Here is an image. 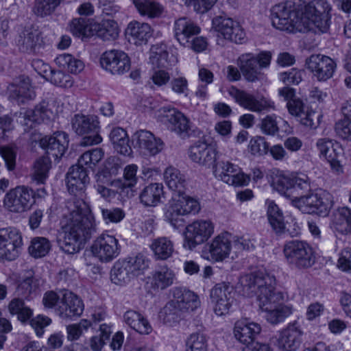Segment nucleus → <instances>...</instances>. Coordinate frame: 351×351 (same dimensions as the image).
Here are the masks:
<instances>
[{"instance_id": "16", "label": "nucleus", "mask_w": 351, "mask_h": 351, "mask_svg": "<svg viewBox=\"0 0 351 351\" xmlns=\"http://www.w3.org/2000/svg\"><path fill=\"white\" fill-rule=\"evenodd\" d=\"M233 287L230 283L221 282L217 284L210 290V299L215 304V313L222 316L228 314L234 302Z\"/></svg>"}, {"instance_id": "47", "label": "nucleus", "mask_w": 351, "mask_h": 351, "mask_svg": "<svg viewBox=\"0 0 351 351\" xmlns=\"http://www.w3.org/2000/svg\"><path fill=\"white\" fill-rule=\"evenodd\" d=\"M55 62L59 67L74 74L80 73L84 68V64L81 60L69 53L59 55L55 59Z\"/></svg>"}, {"instance_id": "8", "label": "nucleus", "mask_w": 351, "mask_h": 351, "mask_svg": "<svg viewBox=\"0 0 351 351\" xmlns=\"http://www.w3.org/2000/svg\"><path fill=\"white\" fill-rule=\"evenodd\" d=\"M332 197L330 193L320 190L292 199L293 205L304 213L326 216L332 206Z\"/></svg>"}, {"instance_id": "50", "label": "nucleus", "mask_w": 351, "mask_h": 351, "mask_svg": "<svg viewBox=\"0 0 351 351\" xmlns=\"http://www.w3.org/2000/svg\"><path fill=\"white\" fill-rule=\"evenodd\" d=\"M111 280L117 285H125L134 279L123 260L117 261L110 271Z\"/></svg>"}, {"instance_id": "18", "label": "nucleus", "mask_w": 351, "mask_h": 351, "mask_svg": "<svg viewBox=\"0 0 351 351\" xmlns=\"http://www.w3.org/2000/svg\"><path fill=\"white\" fill-rule=\"evenodd\" d=\"M100 65L112 75H121L130 69V60L127 53L120 50L106 51L101 55Z\"/></svg>"}, {"instance_id": "58", "label": "nucleus", "mask_w": 351, "mask_h": 351, "mask_svg": "<svg viewBox=\"0 0 351 351\" xmlns=\"http://www.w3.org/2000/svg\"><path fill=\"white\" fill-rule=\"evenodd\" d=\"M39 285V280L38 279L34 277L25 278L19 283L16 287L17 295L27 298L37 291Z\"/></svg>"}, {"instance_id": "33", "label": "nucleus", "mask_w": 351, "mask_h": 351, "mask_svg": "<svg viewBox=\"0 0 351 351\" xmlns=\"http://www.w3.org/2000/svg\"><path fill=\"white\" fill-rule=\"evenodd\" d=\"M126 34L130 42L136 45H143L152 36L153 29L148 23L134 21L128 24Z\"/></svg>"}, {"instance_id": "32", "label": "nucleus", "mask_w": 351, "mask_h": 351, "mask_svg": "<svg viewBox=\"0 0 351 351\" xmlns=\"http://www.w3.org/2000/svg\"><path fill=\"white\" fill-rule=\"evenodd\" d=\"M261 331L260 324L250 322L247 319L237 322L234 328L236 339L247 346L255 343L254 339L261 333Z\"/></svg>"}, {"instance_id": "38", "label": "nucleus", "mask_w": 351, "mask_h": 351, "mask_svg": "<svg viewBox=\"0 0 351 351\" xmlns=\"http://www.w3.org/2000/svg\"><path fill=\"white\" fill-rule=\"evenodd\" d=\"M164 194L163 186L160 183H152L145 186L139 197L141 202L146 206H156Z\"/></svg>"}, {"instance_id": "22", "label": "nucleus", "mask_w": 351, "mask_h": 351, "mask_svg": "<svg viewBox=\"0 0 351 351\" xmlns=\"http://www.w3.org/2000/svg\"><path fill=\"white\" fill-rule=\"evenodd\" d=\"M228 93L229 95L234 99L237 103L248 110L261 112L274 109L273 102L265 98L258 99L254 95L244 90H239L236 87L232 86L230 88Z\"/></svg>"}, {"instance_id": "28", "label": "nucleus", "mask_w": 351, "mask_h": 351, "mask_svg": "<svg viewBox=\"0 0 351 351\" xmlns=\"http://www.w3.org/2000/svg\"><path fill=\"white\" fill-rule=\"evenodd\" d=\"M89 178L86 168L80 166H72L66 173V182L69 193L74 196H81Z\"/></svg>"}, {"instance_id": "46", "label": "nucleus", "mask_w": 351, "mask_h": 351, "mask_svg": "<svg viewBox=\"0 0 351 351\" xmlns=\"http://www.w3.org/2000/svg\"><path fill=\"white\" fill-rule=\"evenodd\" d=\"M44 76L57 86L64 88H71L73 84L72 77L62 71L51 69L47 64L44 65Z\"/></svg>"}, {"instance_id": "20", "label": "nucleus", "mask_w": 351, "mask_h": 351, "mask_svg": "<svg viewBox=\"0 0 351 351\" xmlns=\"http://www.w3.org/2000/svg\"><path fill=\"white\" fill-rule=\"evenodd\" d=\"M213 27L226 40L237 44L246 40V36L240 24L230 18L216 16L213 19Z\"/></svg>"}, {"instance_id": "52", "label": "nucleus", "mask_w": 351, "mask_h": 351, "mask_svg": "<svg viewBox=\"0 0 351 351\" xmlns=\"http://www.w3.org/2000/svg\"><path fill=\"white\" fill-rule=\"evenodd\" d=\"M137 170L138 167L136 165H127L123 173L124 182L121 180H114L111 182V185L121 189V193H123L127 188L133 187L136 185L138 180L136 176Z\"/></svg>"}, {"instance_id": "27", "label": "nucleus", "mask_w": 351, "mask_h": 351, "mask_svg": "<svg viewBox=\"0 0 351 351\" xmlns=\"http://www.w3.org/2000/svg\"><path fill=\"white\" fill-rule=\"evenodd\" d=\"M133 141L141 152L145 155L155 156L164 148V143L147 130H140L134 133Z\"/></svg>"}, {"instance_id": "45", "label": "nucleus", "mask_w": 351, "mask_h": 351, "mask_svg": "<svg viewBox=\"0 0 351 351\" xmlns=\"http://www.w3.org/2000/svg\"><path fill=\"white\" fill-rule=\"evenodd\" d=\"M267 217L271 226L277 234L285 232L286 227L282 213L274 202L268 203Z\"/></svg>"}, {"instance_id": "60", "label": "nucleus", "mask_w": 351, "mask_h": 351, "mask_svg": "<svg viewBox=\"0 0 351 351\" xmlns=\"http://www.w3.org/2000/svg\"><path fill=\"white\" fill-rule=\"evenodd\" d=\"M62 0H36L34 11L38 16H45L52 13Z\"/></svg>"}, {"instance_id": "48", "label": "nucleus", "mask_w": 351, "mask_h": 351, "mask_svg": "<svg viewBox=\"0 0 351 351\" xmlns=\"http://www.w3.org/2000/svg\"><path fill=\"white\" fill-rule=\"evenodd\" d=\"M239 171V166L229 160L217 158V160L213 165V173L216 178L223 181L230 179V176Z\"/></svg>"}, {"instance_id": "14", "label": "nucleus", "mask_w": 351, "mask_h": 351, "mask_svg": "<svg viewBox=\"0 0 351 351\" xmlns=\"http://www.w3.org/2000/svg\"><path fill=\"white\" fill-rule=\"evenodd\" d=\"M160 121L178 134L185 137L191 130L190 120L174 107L164 106L160 109Z\"/></svg>"}, {"instance_id": "26", "label": "nucleus", "mask_w": 351, "mask_h": 351, "mask_svg": "<svg viewBox=\"0 0 351 351\" xmlns=\"http://www.w3.org/2000/svg\"><path fill=\"white\" fill-rule=\"evenodd\" d=\"M189 156L199 165L210 167L214 165L219 156L214 146L199 141L189 147Z\"/></svg>"}, {"instance_id": "55", "label": "nucleus", "mask_w": 351, "mask_h": 351, "mask_svg": "<svg viewBox=\"0 0 351 351\" xmlns=\"http://www.w3.org/2000/svg\"><path fill=\"white\" fill-rule=\"evenodd\" d=\"M51 247L49 240L45 237H35L32 239L28 247L29 254L36 258L45 256Z\"/></svg>"}, {"instance_id": "19", "label": "nucleus", "mask_w": 351, "mask_h": 351, "mask_svg": "<svg viewBox=\"0 0 351 351\" xmlns=\"http://www.w3.org/2000/svg\"><path fill=\"white\" fill-rule=\"evenodd\" d=\"M213 27L226 40L237 44L246 40V36L240 24L230 18L216 16L213 19Z\"/></svg>"}, {"instance_id": "40", "label": "nucleus", "mask_w": 351, "mask_h": 351, "mask_svg": "<svg viewBox=\"0 0 351 351\" xmlns=\"http://www.w3.org/2000/svg\"><path fill=\"white\" fill-rule=\"evenodd\" d=\"M109 137L117 152L125 156L130 154L132 149L129 145L127 132L124 129L119 127L113 128Z\"/></svg>"}, {"instance_id": "59", "label": "nucleus", "mask_w": 351, "mask_h": 351, "mask_svg": "<svg viewBox=\"0 0 351 351\" xmlns=\"http://www.w3.org/2000/svg\"><path fill=\"white\" fill-rule=\"evenodd\" d=\"M186 351H207V340L204 334L193 333L186 340Z\"/></svg>"}, {"instance_id": "51", "label": "nucleus", "mask_w": 351, "mask_h": 351, "mask_svg": "<svg viewBox=\"0 0 351 351\" xmlns=\"http://www.w3.org/2000/svg\"><path fill=\"white\" fill-rule=\"evenodd\" d=\"M172 199L179 208L182 210V213L185 215L196 214L200 210L199 202L193 197L185 195L184 193L180 195H175Z\"/></svg>"}, {"instance_id": "36", "label": "nucleus", "mask_w": 351, "mask_h": 351, "mask_svg": "<svg viewBox=\"0 0 351 351\" xmlns=\"http://www.w3.org/2000/svg\"><path fill=\"white\" fill-rule=\"evenodd\" d=\"M163 175L164 180L171 190L179 195L184 193L187 182L185 176L180 170L173 167H169Z\"/></svg>"}, {"instance_id": "31", "label": "nucleus", "mask_w": 351, "mask_h": 351, "mask_svg": "<svg viewBox=\"0 0 351 351\" xmlns=\"http://www.w3.org/2000/svg\"><path fill=\"white\" fill-rule=\"evenodd\" d=\"M174 33L177 40L182 46L189 45V41L200 33V27L191 19L182 17L174 23Z\"/></svg>"}, {"instance_id": "62", "label": "nucleus", "mask_w": 351, "mask_h": 351, "mask_svg": "<svg viewBox=\"0 0 351 351\" xmlns=\"http://www.w3.org/2000/svg\"><path fill=\"white\" fill-rule=\"evenodd\" d=\"M258 126L265 135L275 136L279 131L276 116L274 114L267 115L262 119Z\"/></svg>"}, {"instance_id": "42", "label": "nucleus", "mask_w": 351, "mask_h": 351, "mask_svg": "<svg viewBox=\"0 0 351 351\" xmlns=\"http://www.w3.org/2000/svg\"><path fill=\"white\" fill-rule=\"evenodd\" d=\"M134 278L142 276L149 267V259L142 254H137L123 259Z\"/></svg>"}, {"instance_id": "5", "label": "nucleus", "mask_w": 351, "mask_h": 351, "mask_svg": "<svg viewBox=\"0 0 351 351\" xmlns=\"http://www.w3.org/2000/svg\"><path fill=\"white\" fill-rule=\"evenodd\" d=\"M271 53L263 51L258 54L245 53L237 59V66L244 78L250 82H255L263 79L262 69L269 67L271 60Z\"/></svg>"}, {"instance_id": "29", "label": "nucleus", "mask_w": 351, "mask_h": 351, "mask_svg": "<svg viewBox=\"0 0 351 351\" xmlns=\"http://www.w3.org/2000/svg\"><path fill=\"white\" fill-rule=\"evenodd\" d=\"M82 300L72 292L65 291L62 295L61 305L58 309L59 315L62 318L78 317L84 311Z\"/></svg>"}, {"instance_id": "39", "label": "nucleus", "mask_w": 351, "mask_h": 351, "mask_svg": "<svg viewBox=\"0 0 351 351\" xmlns=\"http://www.w3.org/2000/svg\"><path fill=\"white\" fill-rule=\"evenodd\" d=\"M150 247L156 260H167L172 256L174 252L173 242L165 237L154 239Z\"/></svg>"}, {"instance_id": "41", "label": "nucleus", "mask_w": 351, "mask_h": 351, "mask_svg": "<svg viewBox=\"0 0 351 351\" xmlns=\"http://www.w3.org/2000/svg\"><path fill=\"white\" fill-rule=\"evenodd\" d=\"M173 271L167 267H162L153 272L151 285L153 289L164 290L171 286L174 280Z\"/></svg>"}, {"instance_id": "17", "label": "nucleus", "mask_w": 351, "mask_h": 351, "mask_svg": "<svg viewBox=\"0 0 351 351\" xmlns=\"http://www.w3.org/2000/svg\"><path fill=\"white\" fill-rule=\"evenodd\" d=\"M118 240L112 235L103 233L92 244L93 256L101 262H110L119 254Z\"/></svg>"}, {"instance_id": "9", "label": "nucleus", "mask_w": 351, "mask_h": 351, "mask_svg": "<svg viewBox=\"0 0 351 351\" xmlns=\"http://www.w3.org/2000/svg\"><path fill=\"white\" fill-rule=\"evenodd\" d=\"M283 300V293L276 291L267 298L263 295L261 297L258 306L267 313L266 319L269 323L277 324L292 314V306L282 304L280 302Z\"/></svg>"}, {"instance_id": "13", "label": "nucleus", "mask_w": 351, "mask_h": 351, "mask_svg": "<svg viewBox=\"0 0 351 351\" xmlns=\"http://www.w3.org/2000/svg\"><path fill=\"white\" fill-rule=\"evenodd\" d=\"M233 251L232 236L225 232L216 236L210 243L204 245V258L213 262L223 261Z\"/></svg>"}, {"instance_id": "61", "label": "nucleus", "mask_w": 351, "mask_h": 351, "mask_svg": "<svg viewBox=\"0 0 351 351\" xmlns=\"http://www.w3.org/2000/svg\"><path fill=\"white\" fill-rule=\"evenodd\" d=\"M71 31L76 36H90L92 34V29L86 19H75L71 23Z\"/></svg>"}, {"instance_id": "24", "label": "nucleus", "mask_w": 351, "mask_h": 351, "mask_svg": "<svg viewBox=\"0 0 351 351\" xmlns=\"http://www.w3.org/2000/svg\"><path fill=\"white\" fill-rule=\"evenodd\" d=\"M303 332L297 322L289 323L281 330L276 338V346L280 351H296L302 343Z\"/></svg>"}, {"instance_id": "10", "label": "nucleus", "mask_w": 351, "mask_h": 351, "mask_svg": "<svg viewBox=\"0 0 351 351\" xmlns=\"http://www.w3.org/2000/svg\"><path fill=\"white\" fill-rule=\"evenodd\" d=\"M34 191L21 185L10 189L5 195L4 208L13 213H23L29 210L34 204Z\"/></svg>"}, {"instance_id": "57", "label": "nucleus", "mask_w": 351, "mask_h": 351, "mask_svg": "<svg viewBox=\"0 0 351 351\" xmlns=\"http://www.w3.org/2000/svg\"><path fill=\"white\" fill-rule=\"evenodd\" d=\"M183 215H185V214L182 213V210L179 208L171 199L169 202V206L165 212L166 219L174 228H179L184 225V221L182 218Z\"/></svg>"}, {"instance_id": "54", "label": "nucleus", "mask_w": 351, "mask_h": 351, "mask_svg": "<svg viewBox=\"0 0 351 351\" xmlns=\"http://www.w3.org/2000/svg\"><path fill=\"white\" fill-rule=\"evenodd\" d=\"M51 167V160L49 157H42L38 159L34 167L32 179L37 184H43L48 176V172Z\"/></svg>"}, {"instance_id": "25", "label": "nucleus", "mask_w": 351, "mask_h": 351, "mask_svg": "<svg viewBox=\"0 0 351 351\" xmlns=\"http://www.w3.org/2000/svg\"><path fill=\"white\" fill-rule=\"evenodd\" d=\"M40 145L45 150L47 157L57 160L64 154L68 148V134L64 132H56L52 136H45L40 140Z\"/></svg>"}, {"instance_id": "30", "label": "nucleus", "mask_w": 351, "mask_h": 351, "mask_svg": "<svg viewBox=\"0 0 351 351\" xmlns=\"http://www.w3.org/2000/svg\"><path fill=\"white\" fill-rule=\"evenodd\" d=\"M36 96L30 80L27 77H21L18 83L9 86V97L18 104H24L34 99Z\"/></svg>"}, {"instance_id": "21", "label": "nucleus", "mask_w": 351, "mask_h": 351, "mask_svg": "<svg viewBox=\"0 0 351 351\" xmlns=\"http://www.w3.org/2000/svg\"><path fill=\"white\" fill-rule=\"evenodd\" d=\"M213 27L226 40L237 44L246 40V36L240 24L230 18L216 16L213 19Z\"/></svg>"}, {"instance_id": "43", "label": "nucleus", "mask_w": 351, "mask_h": 351, "mask_svg": "<svg viewBox=\"0 0 351 351\" xmlns=\"http://www.w3.org/2000/svg\"><path fill=\"white\" fill-rule=\"evenodd\" d=\"M132 3L141 16L150 19L159 17L163 12V7L154 0H132Z\"/></svg>"}, {"instance_id": "3", "label": "nucleus", "mask_w": 351, "mask_h": 351, "mask_svg": "<svg viewBox=\"0 0 351 351\" xmlns=\"http://www.w3.org/2000/svg\"><path fill=\"white\" fill-rule=\"evenodd\" d=\"M330 7L326 0H313L300 13L302 32H326L330 26Z\"/></svg>"}, {"instance_id": "1", "label": "nucleus", "mask_w": 351, "mask_h": 351, "mask_svg": "<svg viewBox=\"0 0 351 351\" xmlns=\"http://www.w3.org/2000/svg\"><path fill=\"white\" fill-rule=\"evenodd\" d=\"M61 228L63 237L59 241L60 249L68 254L78 252L95 232L94 217L84 201L73 199L66 202Z\"/></svg>"}, {"instance_id": "23", "label": "nucleus", "mask_w": 351, "mask_h": 351, "mask_svg": "<svg viewBox=\"0 0 351 351\" xmlns=\"http://www.w3.org/2000/svg\"><path fill=\"white\" fill-rule=\"evenodd\" d=\"M307 69L319 82H325L334 74L336 64L330 57L322 54H313L306 60Z\"/></svg>"}, {"instance_id": "7", "label": "nucleus", "mask_w": 351, "mask_h": 351, "mask_svg": "<svg viewBox=\"0 0 351 351\" xmlns=\"http://www.w3.org/2000/svg\"><path fill=\"white\" fill-rule=\"evenodd\" d=\"M283 254L289 265L299 269L311 267L315 262L313 248L304 240L294 239L286 242Z\"/></svg>"}, {"instance_id": "53", "label": "nucleus", "mask_w": 351, "mask_h": 351, "mask_svg": "<svg viewBox=\"0 0 351 351\" xmlns=\"http://www.w3.org/2000/svg\"><path fill=\"white\" fill-rule=\"evenodd\" d=\"M119 33L118 25L114 21L104 20L97 25V35L105 41L115 40Z\"/></svg>"}, {"instance_id": "56", "label": "nucleus", "mask_w": 351, "mask_h": 351, "mask_svg": "<svg viewBox=\"0 0 351 351\" xmlns=\"http://www.w3.org/2000/svg\"><path fill=\"white\" fill-rule=\"evenodd\" d=\"M292 180L293 175L277 174L273 177L272 186L280 194L290 197L293 186Z\"/></svg>"}, {"instance_id": "12", "label": "nucleus", "mask_w": 351, "mask_h": 351, "mask_svg": "<svg viewBox=\"0 0 351 351\" xmlns=\"http://www.w3.org/2000/svg\"><path fill=\"white\" fill-rule=\"evenodd\" d=\"M23 245V238L19 230L12 227L0 228V260L12 261L16 259Z\"/></svg>"}, {"instance_id": "34", "label": "nucleus", "mask_w": 351, "mask_h": 351, "mask_svg": "<svg viewBox=\"0 0 351 351\" xmlns=\"http://www.w3.org/2000/svg\"><path fill=\"white\" fill-rule=\"evenodd\" d=\"M20 115L22 116L24 121L40 123L50 120L53 115V112L49 107L48 102L43 101L36 106L34 110H25L23 112H21ZM24 124L28 125V123L25 121Z\"/></svg>"}, {"instance_id": "15", "label": "nucleus", "mask_w": 351, "mask_h": 351, "mask_svg": "<svg viewBox=\"0 0 351 351\" xmlns=\"http://www.w3.org/2000/svg\"><path fill=\"white\" fill-rule=\"evenodd\" d=\"M213 232L214 225L210 221H195L186 228L184 247L192 250L207 241Z\"/></svg>"}, {"instance_id": "2", "label": "nucleus", "mask_w": 351, "mask_h": 351, "mask_svg": "<svg viewBox=\"0 0 351 351\" xmlns=\"http://www.w3.org/2000/svg\"><path fill=\"white\" fill-rule=\"evenodd\" d=\"M173 297V300L167 302L159 314L162 322L169 326L179 322L184 312L193 311L199 305L197 295L189 290L176 288Z\"/></svg>"}, {"instance_id": "37", "label": "nucleus", "mask_w": 351, "mask_h": 351, "mask_svg": "<svg viewBox=\"0 0 351 351\" xmlns=\"http://www.w3.org/2000/svg\"><path fill=\"white\" fill-rule=\"evenodd\" d=\"M123 320L128 326L140 334L148 335L152 330L148 320L135 311H126L123 315Z\"/></svg>"}, {"instance_id": "35", "label": "nucleus", "mask_w": 351, "mask_h": 351, "mask_svg": "<svg viewBox=\"0 0 351 351\" xmlns=\"http://www.w3.org/2000/svg\"><path fill=\"white\" fill-rule=\"evenodd\" d=\"M39 32L32 28H25L16 39V44L22 52H34L37 46L40 45Z\"/></svg>"}, {"instance_id": "11", "label": "nucleus", "mask_w": 351, "mask_h": 351, "mask_svg": "<svg viewBox=\"0 0 351 351\" xmlns=\"http://www.w3.org/2000/svg\"><path fill=\"white\" fill-rule=\"evenodd\" d=\"M72 129L79 135L85 136L80 144L83 146H90L99 144L102 138L98 134L99 121L97 117L77 114L71 119Z\"/></svg>"}, {"instance_id": "64", "label": "nucleus", "mask_w": 351, "mask_h": 351, "mask_svg": "<svg viewBox=\"0 0 351 351\" xmlns=\"http://www.w3.org/2000/svg\"><path fill=\"white\" fill-rule=\"evenodd\" d=\"M90 326V322L87 319H82L78 324L67 326V338L69 340H76L82 335L84 330H87Z\"/></svg>"}, {"instance_id": "63", "label": "nucleus", "mask_w": 351, "mask_h": 351, "mask_svg": "<svg viewBox=\"0 0 351 351\" xmlns=\"http://www.w3.org/2000/svg\"><path fill=\"white\" fill-rule=\"evenodd\" d=\"M335 145H337V144L328 138H321L316 142V147L320 154L326 159L331 158L334 154H337Z\"/></svg>"}, {"instance_id": "44", "label": "nucleus", "mask_w": 351, "mask_h": 351, "mask_svg": "<svg viewBox=\"0 0 351 351\" xmlns=\"http://www.w3.org/2000/svg\"><path fill=\"white\" fill-rule=\"evenodd\" d=\"M335 230L343 234L351 232V209L347 206L339 208L333 219Z\"/></svg>"}, {"instance_id": "4", "label": "nucleus", "mask_w": 351, "mask_h": 351, "mask_svg": "<svg viewBox=\"0 0 351 351\" xmlns=\"http://www.w3.org/2000/svg\"><path fill=\"white\" fill-rule=\"evenodd\" d=\"M239 282L243 294L247 297L256 295L258 304L263 295L267 298L276 291L275 278L261 271L245 274L240 278Z\"/></svg>"}, {"instance_id": "6", "label": "nucleus", "mask_w": 351, "mask_h": 351, "mask_svg": "<svg viewBox=\"0 0 351 351\" xmlns=\"http://www.w3.org/2000/svg\"><path fill=\"white\" fill-rule=\"evenodd\" d=\"M300 14L296 12L295 3L292 0L282 2L272 7L271 19L273 26L281 31L294 32H302V25L299 26Z\"/></svg>"}, {"instance_id": "49", "label": "nucleus", "mask_w": 351, "mask_h": 351, "mask_svg": "<svg viewBox=\"0 0 351 351\" xmlns=\"http://www.w3.org/2000/svg\"><path fill=\"white\" fill-rule=\"evenodd\" d=\"M8 311L12 315H17V319L22 323H27L32 317L33 311L27 306L23 300L14 298L8 304Z\"/></svg>"}]
</instances>
